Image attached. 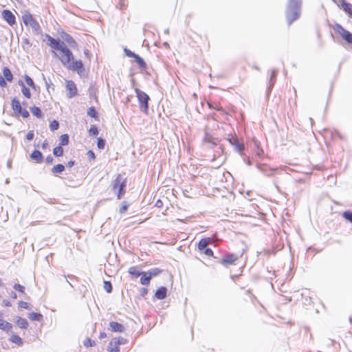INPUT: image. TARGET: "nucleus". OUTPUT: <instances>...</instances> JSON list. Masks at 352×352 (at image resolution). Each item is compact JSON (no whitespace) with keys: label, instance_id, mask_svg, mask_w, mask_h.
<instances>
[{"label":"nucleus","instance_id":"13","mask_svg":"<svg viewBox=\"0 0 352 352\" xmlns=\"http://www.w3.org/2000/svg\"><path fill=\"white\" fill-rule=\"evenodd\" d=\"M109 327L111 330L114 332H123L124 331V326L117 322H111Z\"/></svg>","mask_w":352,"mask_h":352},{"label":"nucleus","instance_id":"48","mask_svg":"<svg viewBox=\"0 0 352 352\" xmlns=\"http://www.w3.org/2000/svg\"><path fill=\"white\" fill-rule=\"evenodd\" d=\"M124 52L127 56L131 57V58H134L136 55V54H135L134 52H131V50H129L126 48L124 49Z\"/></svg>","mask_w":352,"mask_h":352},{"label":"nucleus","instance_id":"62","mask_svg":"<svg viewBox=\"0 0 352 352\" xmlns=\"http://www.w3.org/2000/svg\"><path fill=\"white\" fill-rule=\"evenodd\" d=\"M146 293H147V289H145V288H144V289H142V296H144V294H146Z\"/></svg>","mask_w":352,"mask_h":352},{"label":"nucleus","instance_id":"12","mask_svg":"<svg viewBox=\"0 0 352 352\" xmlns=\"http://www.w3.org/2000/svg\"><path fill=\"white\" fill-rule=\"evenodd\" d=\"M30 157L32 160L36 163H41L43 160V154L38 150H34L30 155Z\"/></svg>","mask_w":352,"mask_h":352},{"label":"nucleus","instance_id":"14","mask_svg":"<svg viewBox=\"0 0 352 352\" xmlns=\"http://www.w3.org/2000/svg\"><path fill=\"white\" fill-rule=\"evenodd\" d=\"M167 288L165 287H161L157 289L155 296L160 300H162L166 297Z\"/></svg>","mask_w":352,"mask_h":352},{"label":"nucleus","instance_id":"57","mask_svg":"<svg viewBox=\"0 0 352 352\" xmlns=\"http://www.w3.org/2000/svg\"><path fill=\"white\" fill-rule=\"evenodd\" d=\"M106 337H107V334H106V333H104V332H101V333H100V336H99V338H100V339L104 338H106Z\"/></svg>","mask_w":352,"mask_h":352},{"label":"nucleus","instance_id":"24","mask_svg":"<svg viewBox=\"0 0 352 352\" xmlns=\"http://www.w3.org/2000/svg\"><path fill=\"white\" fill-rule=\"evenodd\" d=\"M30 111H31L32 113L34 116H35L36 118H42V116H43L42 111L39 107L34 106L30 108Z\"/></svg>","mask_w":352,"mask_h":352},{"label":"nucleus","instance_id":"7","mask_svg":"<svg viewBox=\"0 0 352 352\" xmlns=\"http://www.w3.org/2000/svg\"><path fill=\"white\" fill-rule=\"evenodd\" d=\"M2 16L10 25H13L16 23V18L13 13L9 10H4L2 12Z\"/></svg>","mask_w":352,"mask_h":352},{"label":"nucleus","instance_id":"55","mask_svg":"<svg viewBox=\"0 0 352 352\" xmlns=\"http://www.w3.org/2000/svg\"><path fill=\"white\" fill-rule=\"evenodd\" d=\"M3 303L4 306H6V307H10V306H11V303H10V301H8V300H3Z\"/></svg>","mask_w":352,"mask_h":352},{"label":"nucleus","instance_id":"33","mask_svg":"<svg viewBox=\"0 0 352 352\" xmlns=\"http://www.w3.org/2000/svg\"><path fill=\"white\" fill-rule=\"evenodd\" d=\"M69 143V136L67 134H63L60 138V144L62 146L67 145Z\"/></svg>","mask_w":352,"mask_h":352},{"label":"nucleus","instance_id":"42","mask_svg":"<svg viewBox=\"0 0 352 352\" xmlns=\"http://www.w3.org/2000/svg\"><path fill=\"white\" fill-rule=\"evenodd\" d=\"M58 126H59V123L56 120H53L52 122H51V123L50 124V128L51 131H52L58 129Z\"/></svg>","mask_w":352,"mask_h":352},{"label":"nucleus","instance_id":"39","mask_svg":"<svg viewBox=\"0 0 352 352\" xmlns=\"http://www.w3.org/2000/svg\"><path fill=\"white\" fill-rule=\"evenodd\" d=\"M104 288L108 293H111L112 292V285L109 281H104Z\"/></svg>","mask_w":352,"mask_h":352},{"label":"nucleus","instance_id":"44","mask_svg":"<svg viewBox=\"0 0 352 352\" xmlns=\"http://www.w3.org/2000/svg\"><path fill=\"white\" fill-rule=\"evenodd\" d=\"M89 132L91 135H97L98 134V130L95 125H91Z\"/></svg>","mask_w":352,"mask_h":352},{"label":"nucleus","instance_id":"16","mask_svg":"<svg viewBox=\"0 0 352 352\" xmlns=\"http://www.w3.org/2000/svg\"><path fill=\"white\" fill-rule=\"evenodd\" d=\"M62 38L67 43H69L72 47H74L76 45V43L74 41V39L72 38L71 35H69L67 33H64L62 35Z\"/></svg>","mask_w":352,"mask_h":352},{"label":"nucleus","instance_id":"29","mask_svg":"<svg viewBox=\"0 0 352 352\" xmlns=\"http://www.w3.org/2000/svg\"><path fill=\"white\" fill-rule=\"evenodd\" d=\"M108 351L110 352H120V347L116 345L113 341L111 340L109 344Z\"/></svg>","mask_w":352,"mask_h":352},{"label":"nucleus","instance_id":"58","mask_svg":"<svg viewBox=\"0 0 352 352\" xmlns=\"http://www.w3.org/2000/svg\"><path fill=\"white\" fill-rule=\"evenodd\" d=\"M47 145H48V144H47V141L45 140V141L43 143V144H42L41 147H42V148H43V149H46V148H47Z\"/></svg>","mask_w":352,"mask_h":352},{"label":"nucleus","instance_id":"49","mask_svg":"<svg viewBox=\"0 0 352 352\" xmlns=\"http://www.w3.org/2000/svg\"><path fill=\"white\" fill-rule=\"evenodd\" d=\"M0 86L2 88H4L7 86L6 79L1 75H0Z\"/></svg>","mask_w":352,"mask_h":352},{"label":"nucleus","instance_id":"50","mask_svg":"<svg viewBox=\"0 0 352 352\" xmlns=\"http://www.w3.org/2000/svg\"><path fill=\"white\" fill-rule=\"evenodd\" d=\"M34 137V131H30L26 135V139L30 141V140H33Z\"/></svg>","mask_w":352,"mask_h":352},{"label":"nucleus","instance_id":"11","mask_svg":"<svg viewBox=\"0 0 352 352\" xmlns=\"http://www.w3.org/2000/svg\"><path fill=\"white\" fill-rule=\"evenodd\" d=\"M212 243V240L209 237L201 239L198 243V249L200 251H204Z\"/></svg>","mask_w":352,"mask_h":352},{"label":"nucleus","instance_id":"17","mask_svg":"<svg viewBox=\"0 0 352 352\" xmlns=\"http://www.w3.org/2000/svg\"><path fill=\"white\" fill-rule=\"evenodd\" d=\"M3 78L8 82H12V80H13V76H12V74L10 71V69L7 67H5L3 69Z\"/></svg>","mask_w":352,"mask_h":352},{"label":"nucleus","instance_id":"46","mask_svg":"<svg viewBox=\"0 0 352 352\" xmlns=\"http://www.w3.org/2000/svg\"><path fill=\"white\" fill-rule=\"evenodd\" d=\"M94 342L92 341L90 338H87L85 341H84V345L87 347H89V346H92L93 344H94Z\"/></svg>","mask_w":352,"mask_h":352},{"label":"nucleus","instance_id":"31","mask_svg":"<svg viewBox=\"0 0 352 352\" xmlns=\"http://www.w3.org/2000/svg\"><path fill=\"white\" fill-rule=\"evenodd\" d=\"M124 178H122V177L121 176V175H118L116 177V179H115L114 182H113V188L114 190L117 189L120 183H122V182L123 181Z\"/></svg>","mask_w":352,"mask_h":352},{"label":"nucleus","instance_id":"9","mask_svg":"<svg viewBox=\"0 0 352 352\" xmlns=\"http://www.w3.org/2000/svg\"><path fill=\"white\" fill-rule=\"evenodd\" d=\"M237 259H238L237 256H236L233 254H228L225 255L223 257V258L221 259L220 263L222 265L227 266L228 265L233 264Z\"/></svg>","mask_w":352,"mask_h":352},{"label":"nucleus","instance_id":"26","mask_svg":"<svg viewBox=\"0 0 352 352\" xmlns=\"http://www.w3.org/2000/svg\"><path fill=\"white\" fill-rule=\"evenodd\" d=\"M128 272L135 278L139 277L142 274V272L138 270L137 267H131L129 269Z\"/></svg>","mask_w":352,"mask_h":352},{"label":"nucleus","instance_id":"15","mask_svg":"<svg viewBox=\"0 0 352 352\" xmlns=\"http://www.w3.org/2000/svg\"><path fill=\"white\" fill-rule=\"evenodd\" d=\"M126 186V179L124 178L123 179V181L122 182V183H120L119 187L118 188V192L117 197H118V199H121V197L125 193V190L124 189H125Z\"/></svg>","mask_w":352,"mask_h":352},{"label":"nucleus","instance_id":"20","mask_svg":"<svg viewBox=\"0 0 352 352\" xmlns=\"http://www.w3.org/2000/svg\"><path fill=\"white\" fill-rule=\"evenodd\" d=\"M259 169L267 177H271L274 175V172L277 170L276 168H269L267 169L266 167L260 166Z\"/></svg>","mask_w":352,"mask_h":352},{"label":"nucleus","instance_id":"22","mask_svg":"<svg viewBox=\"0 0 352 352\" xmlns=\"http://www.w3.org/2000/svg\"><path fill=\"white\" fill-rule=\"evenodd\" d=\"M16 324L21 329H27L28 327L27 320L21 317L17 318Z\"/></svg>","mask_w":352,"mask_h":352},{"label":"nucleus","instance_id":"61","mask_svg":"<svg viewBox=\"0 0 352 352\" xmlns=\"http://www.w3.org/2000/svg\"><path fill=\"white\" fill-rule=\"evenodd\" d=\"M233 138H234L232 137V138L229 139V141H230V142L233 146H234V145H235V144H234V142Z\"/></svg>","mask_w":352,"mask_h":352},{"label":"nucleus","instance_id":"53","mask_svg":"<svg viewBox=\"0 0 352 352\" xmlns=\"http://www.w3.org/2000/svg\"><path fill=\"white\" fill-rule=\"evenodd\" d=\"M124 204H125V202H124ZM127 208H128V206L126 204L122 205L120 208V210H119L120 213L122 214V213L125 212L126 211Z\"/></svg>","mask_w":352,"mask_h":352},{"label":"nucleus","instance_id":"25","mask_svg":"<svg viewBox=\"0 0 352 352\" xmlns=\"http://www.w3.org/2000/svg\"><path fill=\"white\" fill-rule=\"evenodd\" d=\"M277 70L276 69H273L272 71V73H271V75H270V86H269V89H271L272 87H273L275 81H276V74H277Z\"/></svg>","mask_w":352,"mask_h":352},{"label":"nucleus","instance_id":"54","mask_svg":"<svg viewBox=\"0 0 352 352\" xmlns=\"http://www.w3.org/2000/svg\"><path fill=\"white\" fill-rule=\"evenodd\" d=\"M46 162L48 164H51L53 162V157L51 155H49L46 157Z\"/></svg>","mask_w":352,"mask_h":352},{"label":"nucleus","instance_id":"59","mask_svg":"<svg viewBox=\"0 0 352 352\" xmlns=\"http://www.w3.org/2000/svg\"><path fill=\"white\" fill-rule=\"evenodd\" d=\"M11 296H12V298H17V295H16V294L15 292H12V293H11Z\"/></svg>","mask_w":352,"mask_h":352},{"label":"nucleus","instance_id":"10","mask_svg":"<svg viewBox=\"0 0 352 352\" xmlns=\"http://www.w3.org/2000/svg\"><path fill=\"white\" fill-rule=\"evenodd\" d=\"M67 90L69 91L67 96L69 98H73L77 94V88L76 84L72 80H68L66 85Z\"/></svg>","mask_w":352,"mask_h":352},{"label":"nucleus","instance_id":"23","mask_svg":"<svg viewBox=\"0 0 352 352\" xmlns=\"http://www.w3.org/2000/svg\"><path fill=\"white\" fill-rule=\"evenodd\" d=\"M28 318L32 321H41L43 316L38 313L32 312L28 314Z\"/></svg>","mask_w":352,"mask_h":352},{"label":"nucleus","instance_id":"64","mask_svg":"<svg viewBox=\"0 0 352 352\" xmlns=\"http://www.w3.org/2000/svg\"><path fill=\"white\" fill-rule=\"evenodd\" d=\"M8 168H10V167H11V162H8Z\"/></svg>","mask_w":352,"mask_h":352},{"label":"nucleus","instance_id":"63","mask_svg":"<svg viewBox=\"0 0 352 352\" xmlns=\"http://www.w3.org/2000/svg\"><path fill=\"white\" fill-rule=\"evenodd\" d=\"M160 204H162V201H161L160 200H158V201H157V203H156V206H158V207H160Z\"/></svg>","mask_w":352,"mask_h":352},{"label":"nucleus","instance_id":"1","mask_svg":"<svg viewBox=\"0 0 352 352\" xmlns=\"http://www.w3.org/2000/svg\"><path fill=\"white\" fill-rule=\"evenodd\" d=\"M47 44L52 49L60 52L59 58L62 64L68 69L76 71L78 74L84 70L81 60H74V57L71 50L66 46L65 43L60 38H54L50 35H46Z\"/></svg>","mask_w":352,"mask_h":352},{"label":"nucleus","instance_id":"8","mask_svg":"<svg viewBox=\"0 0 352 352\" xmlns=\"http://www.w3.org/2000/svg\"><path fill=\"white\" fill-rule=\"evenodd\" d=\"M338 6L352 18V4L347 2L346 0H340Z\"/></svg>","mask_w":352,"mask_h":352},{"label":"nucleus","instance_id":"27","mask_svg":"<svg viewBox=\"0 0 352 352\" xmlns=\"http://www.w3.org/2000/svg\"><path fill=\"white\" fill-rule=\"evenodd\" d=\"M134 58H135V62L138 64V65L140 66V68H142V69L146 68V63L144 62V60H143V58H142L138 54L135 55Z\"/></svg>","mask_w":352,"mask_h":352},{"label":"nucleus","instance_id":"2","mask_svg":"<svg viewBox=\"0 0 352 352\" xmlns=\"http://www.w3.org/2000/svg\"><path fill=\"white\" fill-rule=\"evenodd\" d=\"M301 0H289L286 16L288 24L298 19L300 14Z\"/></svg>","mask_w":352,"mask_h":352},{"label":"nucleus","instance_id":"3","mask_svg":"<svg viewBox=\"0 0 352 352\" xmlns=\"http://www.w3.org/2000/svg\"><path fill=\"white\" fill-rule=\"evenodd\" d=\"M135 92L141 110L146 113L148 110V101L150 100L148 95L138 88L135 89Z\"/></svg>","mask_w":352,"mask_h":352},{"label":"nucleus","instance_id":"41","mask_svg":"<svg viewBox=\"0 0 352 352\" xmlns=\"http://www.w3.org/2000/svg\"><path fill=\"white\" fill-rule=\"evenodd\" d=\"M21 91L26 98H30L31 97L30 91L29 88L26 87L25 86H23V87L21 88Z\"/></svg>","mask_w":352,"mask_h":352},{"label":"nucleus","instance_id":"32","mask_svg":"<svg viewBox=\"0 0 352 352\" xmlns=\"http://www.w3.org/2000/svg\"><path fill=\"white\" fill-rule=\"evenodd\" d=\"M10 340L11 342L18 345H21L23 344L22 339L17 335H13Z\"/></svg>","mask_w":352,"mask_h":352},{"label":"nucleus","instance_id":"4","mask_svg":"<svg viewBox=\"0 0 352 352\" xmlns=\"http://www.w3.org/2000/svg\"><path fill=\"white\" fill-rule=\"evenodd\" d=\"M334 31L340 34L348 43L352 44V34L345 30L341 25L336 23L333 27Z\"/></svg>","mask_w":352,"mask_h":352},{"label":"nucleus","instance_id":"51","mask_svg":"<svg viewBox=\"0 0 352 352\" xmlns=\"http://www.w3.org/2000/svg\"><path fill=\"white\" fill-rule=\"evenodd\" d=\"M19 307H21L23 309H29L28 303L26 302H24V301H20L19 303Z\"/></svg>","mask_w":352,"mask_h":352},{"label":"nucleus","instance_id":"6","mask_svg":"<svg viewBox=\"0 0 352 352\" xmlns=\"http://www.w3.org/2000/svg\"><path fill=\"white\" fill-rule=\"evenodd\" d=\"M12 108L16 113L20 114L23 118H27L30 116L28 111L22 108L19 100L16 98L12 100Z\"/></svg>","mask_w":352,"mask_h":352},{"label":"nucleus","instance_id":"56","mask_svg":"<svg viewBox=\"0 0 352 352\" xmlns=\"http://www.w3.org/2000/svg\"><path fill=\"white\" fill-rule=\"evenodd\" d=\"M74 163H75V162H74V161L71 160V161H69V162L67 163V166L68 168H72V167L74 165Z\"/></svg>","mask_w":352,"mask_h":352},{"label":"nucleus","instance_id":"47","mask_svg":"<svg viewBox=\"0 0 352 352\" xmlns=\"http://www.w3.org/2000/svg\"><path fill=\"white\" fill-rule=\"evenodd\" d=\"M201 252L208 256H212L213 255V252L210 248H206Z\"/></svg>","mask_w":352,"mask_h":352},{"label":"nucleus","instance_id":"37","mask_svg":"<svg viewBox=\"0 0 352 352\" xmlns=\"http://www.w3.org/2000/svg\"><path fill=\"white\" fill-rule=\"evenodd\" d=\"M162 272V270H160V269L158 268H154V269H152L150 271L147 272V273L149 274V276H151V278H152V277L153 276H157L158 274H160V273Z\"/></svg>","mask_w":352,"mask_h":352},{"label":"nucleus","instance_id":"38","mask_svg":"<svg viewBox=\"0 0 352 352\" xmlns=\"http://www.w3.org/2000/svg\"><path fill=\"white\" fill-rule=\"evenodd\" d=\"M87 115L91 118H97V112L94 107H89L87 110Z\"/></svg>","mask_w":352,"mask_h":352},{"label":"nucleus","instance_id":"43","mask_svg":"<svg viewBox=\"0 0 352 352\" xmlns=\"http://www.w3.org/2000/svg\"><path fill=\"white\" fill-rule=\"evenodd\" d=\"M105 146V141L102 138H100L98 139L97 146L99 149H104Z\"/></svg>","mask_w":352,"mask_h":352},{"label":"nucleus","instance_id":"21","mask_svg":"<svg viewBox=\"0 0 352 352\" xmlns=\"http://www.w3.org/2000/svg\"><path fill=\"white\" fill-rule=\"evenodd\" d=\"M12 328V324L7 321L0 319V329L3 331H9Z\"/></svg>","mask_w":352,"mask_h":352},{"label":"nucleus","instance_id":"28","mask_svg":"<svg viewBox=\"0 0 352 352\" xmlns=\"http://www.w3.org/2000/svg\"><path fill=\"white\" fill-rule=\"evenodd\" d=\"M233 140H234V144H235V145H234V148H235V150H236L237 152H239V153L242 152V151H243V149H244V146H243V144H241V143L239 142V140H238V139H237V138H233Z\"/></svg>","mask_w":352,"mask_h":352},{"label":"nucleus","instance_id":"30","mask_svg":"<svg viewBox=\"0 0 352 352\" xmlns=\"http://www.w3.org/2000/svg\"><path fill=\"white\" fill-rule=\"evenodd\" d=\"M65 170V166L58 164L52 168V173L54 174L61 173Z\"/></svg>","mask_w":352,"mask_h":352},{"label":"nucleus","instance_id":"36","mask_svg":"<svg viewBox=\"0 0 352 352\" xmlns=\"http://www.w3.org/2000/svg\"><path fill=\"white\" fill-rule=\"evenodd\" d=\"M113 341V342L116 344V345L117 346H120L121 344H124L126 343V340L122 337H119V338H115L112 340Z\"/></svg>","mask_w":352,"mask_h":352},{"label":"nucleus","instance_id":"40","mask_svg":"<svg viewBox=\"0 0 352 352\" xmlns=\"http://www.w3.org/2000/svg\"><path fill=\"white\" fill-rule=\"evenodd\" d=\"M25 82L31 87L35 88V85L33 80L28 75L25 76Z\"/></svg>","mask_w":352,"mask_h":352},{"label":"nucleus","instance_id":"35","mask_svg":"<svg viewBox=\"0 0 352 352\" xmlns=\"http://www.w3.org/2000/svg\"><path fill=\"white\" fill-rule=\"evenodd\" d=\"M342 217L349 222L352 223V212L350 210L344 211L342 213Z\"/></svg>","mask_w":352,"mask_h":352},{"label":"nucleus","instance_id":"45","mask_svg":"<svg viewBox=\"0 0 352 352\" xmlns=\"http://www.w3.org/2000/svg\"><path fill=\"white\" fill-rule=\"evenodd\" d=\"M13 287L15 290L19 291L20 292H24V291H25V287L20 284H15L13 286Z\"/></svg>","mask_w":352,"mask_h":352},{"label":"nucleus","instance_id":"18","mask_svg":"<svg viewBox=\"0 0 352 352\" xmlns=\"http://www.w3.org/2000/svg\"><path fill=\"white\" fill-rule=\"evenodd\" d=\"M140 283L144 285H148L151 281V276L147 272H142L141 274Z\"/></svg>","mask_w":352,"mask_h":352},{"label":"nucleus","instance_id":"5","mask_svg":"<svg viewBox=\"0 0 352 352\" xmlns=\"http://www.w3.org/2000/svg\"><path fill=\"white\" fill-rule=\"evenodd\" d=\"M23 21L25 25L31 27L35 32H38L40 30V25L33 18L31 14L25 13L23 16Z\"/></svg>","mask_w":352,"mask_h":352},{"label":"nucleus","instance_id":"60","mask_svg":"<svg viewBox=\"0 0 352 352\" xmlns=\"http://www.w3.org/2000/svg\"><path fill=\"white\" fill-rule=\"evenodd\" d=\"M19 85L21 86V88L23 87V86H25L23 82L21 80L19 81Z\"/></svg>","mask_w":352,"mask_h":352},{"label":"nucleus","instance_id":"34","mask_svg":"<svg viewBox=\"0 0 352 352\" xmlns=\"http://www.w3.org/2000/svg\"><path fill=\"white\" fill-rule=\"evenodd\" d=\"M53 153L56 157H60L63 155V149L61 146H58L54 148Z\"/></svg>","mask_w":352,"mask_h":352},{"label":"nucleus","instance_id":"52","mask_svg":"<svg viewBox=\"0 0 352 352\" xmlns=\"http://www.w3.org/2000/svg\"><path fill=\"white\" fill-rule=\"evenodd\" d=\"M87 155L90 160H95L96 158L95 153L92 151H89L87 153Z\"/></svg>","mask_w":352,"mask_h":352},{"label":"nucleus","instance_id":"19","mask_svg":"<svg viewBox=\"0 0 352 352\" xmlns=\"http://www.w3.org/2000/svg\"><path fill=\"white\" fill-rule=\"evenodd\" d=\"M216 140L217 139L214 138L212 135H210L209 133H206L205 134V137L204 138V142H206V143H209L211 144V148L213 146H215L217 145V142H216Z\"/></svg>","mask_w":352,"mask_h":352}]
</instances>
